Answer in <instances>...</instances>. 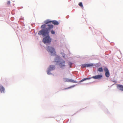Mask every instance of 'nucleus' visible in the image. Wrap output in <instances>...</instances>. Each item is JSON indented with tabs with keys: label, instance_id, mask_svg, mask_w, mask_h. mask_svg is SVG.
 Masks as SVG:
<instances>
[{
	"label": "nucleus",
	"instance_id": "1",
	"mask_svg": "<svg viewBox=\"0 0 123 123\" xmlns=\"http://www.w3.org/2000/svg\"><path fill=\"white\" fill-rule=\"evenodd\" d=\"M53 27L52 25L43 24L42 25L41 28L42 29L39 31L38 34L42 35L44 37H45L43 40L44 43H49L51 42V39L50 37L49 31Z\"/></svg>",
	"mask_w": 123,
	"mask_h": 123
},
{
	"label": "nucleus",
	"instance_id": "2",
	"mask_svg": "<svg viewBox=\"0 0 123 123\" xmlns=\"http://www.w3.org/2000/svg\"><path fill=\"white\" fill-rule=\"evenodd\" d=\"M59 56H56L55 58V62L58 63L59 65L60 68H64L65 66V62L64 60L59 61Z\"/></svg>",
	"mask_w": 123,
	"mask_h": 123
},
{
	"label": "nucleus",
	"instance_id": "3",
	"mask_svg": "<svg viewBox=\"0 0 123 123\" xmlns=\"http://www.w3.org/2000/svg\"><path fill=\"white\" fill-rule=\"evenodd\" d=\"M103 77V76L101 74H98L97 75H95L92 77H90L86 78H84L80 81V82H81L84 81L86 80H88L91 78L94 79H95L100 80Z\"/></svg>",
	"mask_w": 123,
	"mask_h": 123
},
{
	"label": "nucleus",
	"instance_id": "4",
	"mask_svg": "<svg viewBox=\"0 0 123 123\" xmlns=\"http://www.w3.org/2000/svg\"><path fill=\"white\" fill-rule=\"evenodd\" d=\"M47 50L50 52L51 54L54 53V54L55 53V49L53 47L50 46L47 47Z\"/></svg>",
	"mask_w": 123,
	"mask_h": 123
},
{
	"label": "nucleus",
	"instance_id": "5",
	"mask_svg": "<svg viewBox=\"0 0 123 123\" xmlns=\"http://www.w3.org/2000/svg\"><path fill=\"white\" fill-rule=\"evenodd\" d=\"M52 22V23L54 25H58L59 24V22L58 21L55 20H53L52 21H50L49 20H47L44 22V23H45L46 25H49L48 24L49 23ZM49 25H50L49 24Z\"/></svg>",
	"mask_w": 123,
	"mask_h": 123
},
{
	"label": "nucleus",
	"instance_id": "6",
	"mask_svg": "<svg viewBox=\"0 0 123 123\" xmlns=\"http://www.w3.org/2000/svg\"><path fill=\"white\" fill-rule=\"evenodd\" d=\"M105 72V74L106 76L107 77H108L110 76V73L108 69L106 68L104 69Z\"/></svg>",
	"mask_w": 123,
	"mask_h": 123
},
{
	"label": "nucleus",
	"instance_id": "7",
	"mask_svg": "<svg viewBox=\"0 0 123 123\" xmlns=\"http://www.w3.org/2000/svg\"><path fill=\"white\" fill-rule=\"evenodd\" d=\"M64 81L65 82H72L73 83H77V82L74 81V80L72 79H68L65 78L64 79Z\"/></svg>",
	"mask_w": 123,
	"mask_h": 123
},
{
	"label": "nucleus",
	"instance_id": "8",
	"mask_svg": "<svg viewBox=\"0 0 123 123\" xmlns=\"http://www.w3.org/2000/svg\"><path fill=\"white\" fill-rule=\"evenodd\" d=\"M117 87L118 89L120 90L123 91V86L121 85L118 84L117 86Z\"/></svg>",
	"mask_w": 123,
	"mask_h": 123
},
{
	"label": "nucleus",
	"instance_id": "9",
	"mask_svg": "<svg viewBox=\"0 0 123 123\" xmlns=\"http://www.w3.org/2000/svg\"><path fill=\"white\" fill-rule=\"evenodd\" d=\"M55 66L53 65H50L48 68L51 71L55 69Z\"/></svg>",
	"mask_w": 123,
	"mask_h": 123
},
{
	"label": "nucleus",
	"instance_id": "10",
	"mask_svg": "<svg viewBox=\"0 0 123 123\" xmlns=\"http://www.w3.org/2000/svg\"><path fill=\"white\" fill-rule=\"evenodd\" d=\"M0 90L1 92H4L5 91V89L2 86H1L0 87Z\"/></svg>",
	"mask_w": 123,
	"mask_h": 123
},
{
	"label": "nucleus",
	"instance_id": "11",
	"mask_svg": "<svg viewBox=\"0 0 123 123\" xmlns=\"http://www.w3.org/2000/svg\"><path fill=\"white\" fill-rule=\"evenodd\" d=\"M86 67H90L93 65V64L92 63L86 64Z\"/></svg>",
	"mask_w": 123,
	"mask_h": 123
},
{
	"label": "nucleus",
	"instance_id": "12",
	"mask_svg": "<svg viewBox=\"0 0 123 123\" xmlns=\"http://www.w3.org/2000/svg\"><path fill=\"white\" fill-rule=\"evenodd\" d=\"M98 71L99 72H102L103 71V69L102 68H98Z\"/></svg>",
	"mask_w": 123,
	"mask_h": 123
},
{
	"label": "nucleus",
	"instance_id": "13",
	"mask_svg": "<svg viewBox=\"0 0 123 123\" xmlns=\"http://www.w3.org/2000/svg\"><path fill=\"white\" fill-rule=\"evenodd\" d=\"M81 67V68H84L85 67H86V64H83L82 65Z\"/></svg>",
	"mask_w": 123,
	"mask_h": 123
},
{
	"label": "nucleus",
	"instance_id": "14",
	"mask_svg": "<svg viewBox=\"0 0 123 123\" xmlns=\"http://www.w3.org/2000/svg\"><path fill=\"white\" fill-rule=\"evenodd\" d=\"M51 34H55V31L53 30H52L51 31Z\"/></svg>",
	"mask_w": 123,
	"mask_h": 123
},
{
	"label": "nucleus",
	"instance_id": "15",
	"mask_svg": "<svg viewBox=\"0 0 123 123\" xmlns=\"http://www.w3.org/2000/svg\"><path fill=\"white\" fill-rule=\"evenodd\" d=\"M72 64V63L71 62H69L68 63V65L70 67H71V66Z\"/></svg>",
	"mask_w": 123,
	"mask_h": 123
},
{
	"label": "nucleus",
	"instance_id": "16",
	"mask_svg": "<svg viewBox=\"0 0 123 123\" xmlns=\"http://www.w3.org/2000/svg\"><path fill=\"white\" fill-rule=\"evenodd\" d=\"M50 71H51L50 70H49L48 69V70L47 72V73L48 74H51L50 73Z\"/></svg>",
	"mask_w": 123,
	"mask_h": 123
},
{
	"label": "nucleus",
	"instance_id": "17",
	"mask_svg": "<svg viewBox=\"0 0 123 123\" xmlns=\"http://www.w3.org/2000/svg\"><path fill=\"white\" fill-rule=\"evenodd\" d=\"M71 86L70 87H69L67 88H65L64 89H70V88H71L72 87H74V86Z\"/></svg>",
	"mask_w": 123,
	"mask_h": 123
},
{
	"label": "nucleus",
	"instance_id": "18",
	"mask_svg": "<svg viewBox=\"0 0 123 123\" xmlns=\"http://www.w3.org/2000/svg\"><path fill=\"white\" fill-rule=\"evenodd\" d=\"M79 5L80 6H81V7H82L83 6L82 3V2H80L79 3Z\"/></svg>",
	"mask_w": 123,
	"mask_h": 123
},
{
	"label": "nucleus",
	"instance_id": "19",
	"mask_svg": "<svg viewBox=\"0 0 123 123\" xmlns=\"http://www.w3.org/2000/svg\"><path fill=\"white\" fill-rule=\"evenodd\" d=\"M10 1H8L7 2V4L9 5L10 4Z\"/></svg>",
	"mask_w": 123,
	"mask_h": 123
}]
</instances>
